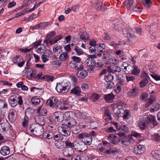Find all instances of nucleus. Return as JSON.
I'll list each match as a JSON object with an SVG mask.
<instances>
[{"label":"nucleus","instance_id":"obj_60","mask_svg":"<svg viewBox=\"0 0 160 160\" xmlns=\"http://www.w3.org/2000/svg\"><path fill=\"white\" fill-rule=\"evenodd\" d=\"M118 130L121 132L123 131L126 132L128 131V129L126 126L124 125H121L118 128Z\"/></svg>","mask_w":160,"mask_h":160},{"label":"nucleus","instance_id":"obj_4","mask_svg":"<svg viewBox=\"0 0 160 160\" xmlns=\"http://www.w3.org/2000/svg\"><path fill=\"white\" fill-rule=\"evenodd\" d=\"M30 132L36 136H40L43 132L42 127L38 125L32 124L28 128Z\"/></svg>","mask_w":160,"mask_h":160},{"label":"nucleus","instance_id":"obj_53","mask_svg":"<svg viewBox=\"0 0 160 160\" xmlns=\"http://www.w3.org/2000/svg\"><path fill=\"white\" fill-rule=\"evenodd\" d=\"M71 129L72 132L74 134H77L79 132L80 130L79 127L76 125L72 127Z\"/></svg>","mask_w":160,"mask_h":160},{"label":"nucleus","instance_id":"obj_42","mask_svg":"<svg viewBox=\"0 0 160 160\" xmlns=\"http://www.w3.org/2000/svg\"><path fill=\"white\" fill-rule=\"evenodd\" d=\"M81 39L83 40H86L89 39V36L86 32H83L80 36Z\"/></svg>","mask_w":160,"mask_h":160},{"label":"nucleus","instance_id":"obj_3","mask_svg":"<svg viewBox=\"0 0 160 160\" xmlns=\"http://www.w3.org/2000/svg\"><path fill=\"white\" fill-rule=\"evenodd\" d=\"M70 83L68 82L57 83L56 89L58 93H65L70 88Z\"/></svg>","mask_w":160,"mask_h":160},{"label":"nucleus","instance_id":"obj_46","mask_svg":"<svg viewBox=\"0 0 160 160\" xmlns=\"http://www.w3.org/2000/svg\"><path fill=\"white\" fill-rule=\"evenodd\" d=\"M155 100V97L152 96H151L147 103L146 104V107H149L151 104Z\"/></svg>","mask_w":160,"mask_h":160},{"label":"nucleus","instance_id":"obj_58","mask_svg":"<svg viewBox=\"0 0 160 160\" xmlns=\"http://www.w3.org/2000/svg\"><path fill=\"white\" fill-rule=\"evenodd\" d=\"M28 118L27 116H25L24 118V121L22 122V126L24 128L27 127L28 124Z\"/></svg>","mask_w":160,"mask_h":160},{"label":"nucleus","instance_id":"obj_51","mask_svg":"<svg viewBox=\"0 0 160 160\" xmlns=\"http://www.w3.org/2000/svg\"><path fill=\"white\" fill-rule=\"evenodd\" d=\"M133 69V66H132L130 65H128V66H127L125 68H124V71L126 73H131L132 69Z\"/></svg>","mask_w":160,"mask_h":160},{"label":"nucleus","instance_id":"obj_1","mask_svg":"<svg viewBox=\"0 0 160 160\" xmlns=\"http://www.w3.org/2000/svg\"><path fill=\"white\" fill-rule=\"evenodd\" d=\"M77 137L79 139H82V142L78 143V144L79 145H82V143L85 145H89L92 143V137L87 133L81 132L79 133L77 135Z\"/></svg>","mask_w":160,"mask_h":160},{"label":"nucleus","instance_id":"obj_48","mask_svg":"<svg viewBox=\"0 0 160 160\" xmlns=\"http://www.w3.org/2000/svg\"><path fill=\"white\" fill-rule=\"evenodd\" d=\"M56 147L58 149H62L64 147V143L62 142L56 141L55 143Z\"/></svg>","mask_w":160,"mask_h":160},{"label":"nucleus","instance_id":"obj_29","mask_svg":"<svg viewBox=\"0 0 160 160\" xmlns=\"http://www.w3.org/2000/svg\"><path fill=\"white\" fill-rule=\"evenodd\" d=\"M47 52L46 54H43L41 56V58L43 62H46L48 60V59L47 58V57H49L52 55V52L49 51L47 50Z\"/></svg>","mask_w":160,"mask_h":160},{"label":"nucleus","instance_id":"obj_15","mask_svg":"<svg viewBox=\"0 0 160 160\" xmlns=\"http://www.w3.org/2000/svg\"><path fill=\"white\" fill-rule=\"evenodd\" d=\"M77 70L78 71L76 74L77 76L79 78H84L88 75L87 72L83 69V68Z\"/></svg>","mask_w":160,"mask_h":160},{"label":"nucleus","instance_id":"obj_21","mask_svg":"<svg viewBox=\"0 0 160 160\" xmlns=\"http://www.w3.org/2000/svg\"><path fill=\"white\" fill-rule=\"evenodd\" d=\"M93 7L96 9L98 10H104V6L103 5L102 2V1H97L93 5Z\"/></svg>","mask_w":160,"mask_h":160},{"label":"nucleus","instance_id":"obj_20","mask_svg":"<svg viewBox=\"0 0 160 160\" xmlns=\"http://www.w3.org/2000/svg\"><path fill=\"white\" fill-rule=\"evenodd\" d=\"M68 103V100H63L61 103H58V104L57 105V108L62 110H66L68 108V107L67 105Z\"/></svg>","mask_w":160,"mask_h":160},{"label":"nucleus","instance_id":"obj_7","mask_svg":"<svg viewBox=\"0 0 160 160\" xmlns=\"http://www.w3.org/2000/svg\"><path fill=\"white\" fill-rule=\"evenodd\" d=\"M88 58L85 61V63L89 67V69L91 71L93 70L96 65V61L92 58L89 57L88 56Z\"/></svg>","mask_w":160,"mask_h":160},{"label":"nucleus","instance_id":"obj_61","mask_svg":"<svg viewBox=\"0 0 160 160\" xmlns=\"http://www.w3.org/2000/svg\"><path fill=\"white\" fill-rule=\"evenodd\" d=\"M81 87L83 90L84 91H86L89 88L88 85L85 83H82L81 85Z\"/></svg>","mask_w":160,"mask_h":160},{"label":"nucleus","instance_id":"obj_25","mask_svg":"<svg viewBox=\"0 0 160 160\" xmlns=\"http://www.w3.org/2000/svg\"><path fill=\"white\" fill-rule=\"evenodd\" d=\"M9 123L7 120L5 122H2L0 124V130L2 132L7 131L9 129Z\"/></svg>","mask_w":160,"mask_h":160},{"label":"nucleus","instance_id":"obj_31","mask_svg":"<svg viewBox=\"0 0 160 160\" xmlns=\"http://www.w3.org/2000/svg\"><path fill=\"white\" fill-rule=\"evenodd\" d=\"M71 93L77 96H79L81 93V88L78 86H76L71 90Z\"/></svg>","mask_w":160,"mask_h":160},{"label":"nucleus","instance_id":"obj_50","mask_svg":"<svg viewBox=\"0 0 160 160\" xmlns=\"http://www.w3.org/2000/svg\"><path fill=\"white\" fill-rule=\"evenodd\" d=\"M62 38V36L61 35L56 36L52 40V42L51 43V44H54L56 43L58 40H61Z\"/></svg>","mask_w":160,"mask_h":160},{"label":"nucleus","instance_id":"obj_26","mask_svg":"<svg viewBox=\"0 0 160 160\" xmlns=\"http://www.w3.org/2000/svg\"><path fill=\"white\" fill-rule=\"evenodd\" d=\"M0 152L2 155H7L9 154L10 149L8 147L5 146L1 148Z\"/></svg>","mask_w":160,"mask_h":160},{"label":"nucleus","instance_id":"obj_10","mask_svg":"<svg viewBox=\"0 0 160 160\" xmlns=\"http://www.w3.org/2000/svg\"><path fill=\"white\" fill-rule=\"evenodd\" d=\"M145 148L144 145H139L134 148L133 153L135 155L142 154L144 152Z\"/></svg>","mask_w":160,"mask_h":160},{"label":"nucleus","instance_id":"obj_9","mask_svg":"<svg viewBox=\"0 0 160 160\" xmlns=\"http://www.w3.org/2000/svg\"><path fill=\"white\" fill-rule=\"evenodd\" d=\"M123 33L124 36L127 38H132L135 37L134 32L131 28L124 29L123 30Z\"/></svg>","mask_w":160,"mask_h":160},{"label":"nucleus","instance_id":"obj_13","mask_svg":"<svg viewBox=\"0 0 160 160\" xmlns=\"http://www.w3.org/2000/svg\"><path fill=\"white\" fill-rule=\"evenodd\" d=\"M138 127L141 130H144L147 128L148 122L143 118H140L138 121Z\"/></svg>","mask_w":160,"mask_h":160},{"label":"nucleus","instance_id":"obj_33","mask_svg":"<svg viewBox=\"0 0 160 160\" xmlns=\"http://www.w3.org/2000/svg\"><path fill=\"white\" fill-rule=\"evenodd\" d=\"M53 50L55 54H58L62 52V47L60 46L55 45L53 47Z\"/></svg>","mask_w":160,"mask_h":160},{"label":"nucleus","instance_id":"obj_11","mask_svg":"<svg viewBox=\"0 0 160 160\" xmlns=\"http://www.w3.org/2000/svg\"><path fill=\"white\" fill-rule=\"evenodd\" d=\"M63 154L66 157H72L74 153V150L72 148H65L63 150Z\"/></svg>","mask_w":160,"mask_h":160},{"label":"nucleus","instance_id":"obj_55","mask_svg":"<svg viewBox=\"0 0 160 160\" xmlns=\"http://www.w3.org/2000/svg\"><path fill=\"white\" fill-rule=\"evenodd\" d=\"M117 107L118 109V110L120 111H124V110L123 109V102H117L116 104Z\"/></svg>","mask_w":160,"mask_h":160},{"label":"nucleus","instance_id":"obj_63","mask_svg":"<svg viewBox=\"0 0 160 160\" xmlns=\"http://www.w3.org/2000/svg\"><path fill=\"white\" fill-rule=\"evenodd\" d=\"M65 144L66 146L68 147V148H72L74 147V144L73 143L68 141L65 142Z\"/></svg>","mask_w":160,"mask_h":160},{"label":"nucleus","instance_id":"obj_16","mask_svg":"<svg viewBox=\"0 0 160 160\" xmlns=\"http://www.w3.org/2000/svg\"><path fill=\"white\" fill-rule=\"evenodd\" d=\"M108 139L110 142L114 144H118L120 140L117 136L113 135H110L108 137Z\"/></svg>","mask_w":160,"mask_h":160},{"label":"nucleus","instance_id":"obj_18","mask_svg":"<svg viewBox=\"0 0 160 160\" xmlns=\"http://www.w3.org/2000/svg\"><path fill=\"white\" fill-rule=\"evenodd\" d=\"M138 92V88L136 87H135L132 89H131L128 92V95L132 98L136 97L137 95Z\"/></svg>","mask_w":160,"mask_h":160},{"label":"nucleus","instance_id":"obj_45","mask_svg":"<svg viewBox=\"0 0 160 160\" xmlns=\"http://www.w3.org/2000/svg\"><path fill=\"white\" fill-rule=\"evenodd\" d=\"M114 77L111 74H106L105 76V80L107 82L112 81Z\"/></svg>","mask_w":160,"mask_h":160},{"label":"nucleus","instance_id":"obj_52","mask_svg":"<svg viewBox=\"0 0 160 160\" xmlns=\"http://www.w3.org/2000/svg\"><path fill=\"white\" fill-rule=\"evenodd\" d=\"M151 137L152 139L157 142H160V135L158 134H154L151 135Z\"/></svg>","mask_w":160,"mask_h":160},{"label":"nucleus","instance_id":"obj_64","mask_svg":"<svg viewBox=\"0 0 160 160\" xmlns=\"http://www.w3.org/2000/svg\"><path fill=\"white\" fill-rule=\"evenodd\" d=\"M103 64L102 61L100 60H98L97 61V62H96V65L97 67L101 68L103 67Z\"/></svg>","mask_w":160,"mask_h":160},{"label":"nucleus","instance_id":"obj_49","mask_svg":"<svg viewBox=\"0 0 160 160\" xmlns=\"http://www.w3.org/2000/svg\"><path fill=\"white\" fill-rule=\"evenodd\" d=\"M54 78L53 76L50 75H45L42 77V79L45 80L47 82H52Z\"/></svg>","mask_w":160,"mask_h":160},{"label":"nucleus","instance_id":"obj_23","mask_svg":"<svg viewBox=\"0 0 160 160\" xmlns=\"http://www.w3.org/2000/svg\"><path fill=\"white\" fill-rule=\"evenodd\" d=\"M36 122L40 125H42L44 124V118L42 116L36 115H35L34 118Z\"/></svg>","mask_w":160,"mask_h":160},{"label":"nucleus","instance_id":"obj_56","mask_svg":"<svg viewBox=\"0 0 160 160\" xmlns=\"http://www.w3.org/2000/svg\"><path fill=\"white\" fill-rule=\"evenodd\" d=\"M99 97L100 96L99 94L93 93L92 95L91 99L93 102H95L99 98Z\"/></svg>","mask_w":160,"mask_h":160},{"label":"nucleus","instance_id":"obj_44","mask_svg":"<svg viewBox=\"0 0 160 160\" xmlns=\"http://www.w3.org/2000/svg\"><path fill=\"white\" fill-rule=\"evenodd\" d=\"M148 79H143L139 82L140 87L141 88H144L148 84Z\"/></svg>","mask_w":160,"mask_h":160},{"label":"nucleus","instance_id":"obj_30","mask_svg":"<svg viewBox=\"0 0 160 160\" xmlns=\"http://www.w3.org/2000/svg\"><path fill=\"white\" fill-rule=\"evenodd\" d=\"M31 101L32 104L35 106L38 105L41 102L40 99L37 96L32 97L31 99Z\"/></svg>","mask_w":160,"mask_h":160},{"label":"nucleus","instance_id":"obj_34","mask_svg":"<svg viewBox=\"0 0 160 160\" xmlns=\"http://www.w3.org/2000/svg\"><path fill=\"white\" fill-rule=\"evenodd\" d=\"M151 154L156 159L160 160V150L152 151L151 152Z\"/></svg>","mask_w":160,"mask_h":160},{"label":"nucleus","instance_id":"obj_59","mask_svg":"<svg viewBox=\"0 0 160 160\" xmlns=\"http://www.w3.org/2000/svg\"><path fill=\"white\" fill-rule=\"evenodd\" d=\"M33 111V109L31 108H27L25 111V116H27V115L30 116Z\"/></svg>","mask_w":160,"mask_h":160},{"label":"nucleus","instance_id":"obj_19","mask_svg":"<svg viewBox=\"0 0 160 160\" xmlns=\"http://www.w3.org/2000/svg\"><path fill=\"white\" fill-rule=\"evenodd\" d=\"M54 121L62 122L64 120V115L60 112H56L54 113Z\"/></svg>","mask_w":160,"mask_h":160},{"label":"nucleus","instance_id":"obj_40","mask_svg":"<svg viewBox=\"0 0 160 160\" xmlns=\"http://www.w3.org/2000/svg\"><path fill=\"white\" fill-rule=\"evenodd\" d=\"M142 2L143 5L147 8L151 7L152 4L151 0H142Z\"/></svg>","mask_w":160,"mask_h":160},{"label":"nucleus","instance_id":"obj_24","mask_svg":"<svg viewBox=\"0 0 160 160\" xmlns=\"http://www.w3.org/2000/svg\"><path fill=\"white\" fill-rule=\"evenodd\" d=\"M37 112L42 116H45L47 114V110L42 106H40L38 108Z\"/></svg>","mask_w":160,"mask_h":160},{"label":"nucleus","instance_id":"obj_5","mask_svg":"<svg viewBox=\"0 0 160 160\" xmlns=\"http://www.w3.org/2000/svg\"><path fill=\"white\" fill-rule=\"evenodd\" d=\"M58 129L59 132L62 135L68 137L70 135V130L68 129V127L65 125H62L59 126L58 128Z\"/></svg>","mask_w":160,"mask_h":160},{"label":"nucleus","instance_id":"obj_43","mask_svg":"<svg viewBox=\"0 0 160 160\" xmlns=\"http://www.w3.org/2000/svg\"><path fill=\"white\" fill-rule=\"evenodd\" d=\"M67 58L68 53L66 52H64L61 54L59 57V59L62 61L66 60Z\"/></svg>","mask_w":160,"mask_h":160},{"label":"nucleus","instance_id":"obj_17","mask_svg":"<svg viewBox=\"0 0 160 160\" xmlns=\"http://www.w3.org/2000/svg\"><path fill=\"white\" fill-rule=\"evenodd\" d=\"M17 115V113L15 110L13 109L11 110L8 114L9 121L11 122L14 121L16 119Z\"/></svg>","mask_w":160,"mask_h":160},{"label":"nucleus","instance_id":"obj_27","mask_svg":"<svg viewBox=\"0 0 160 160\" xmlns=\"http://www.w3.org/2000/svg\"><path fill=\"white\" fill-rule=\"evenodd\" d=\"M115 96L112 93L106 94L104 96L105 99L108 103L112 102L114 99Z\"/></svg>","mask_w":160,"mask_h":160},{"label":"nucleus","instance_id":"obj_39","mask_svg":"<svg viewBox=\"0 0 160 160\" xmlns=\"http://www.w3.org/2000/svg\"><path fill=\"white\" fill-rule=\"evenodd\" d=\"M140 72V69L138 68V66H133V69H132L131 73L132 74L137 75H138Z\"/></svg>","mask_w":160,"mask_h":160},{"label":"nucleus","instance_id":"obj_37","mask_svg":"<svg viewBox=\"0 0 160 160\" xmlns=\"http://www.w3.org/2000/svg\"><path fill=\"white\" fill-rule=\"evenodd\" d=\"M160 106L159 103H154L152 106L150 110L152 112H153L155 111L158 110L160 108Z\"/></svg>","mask_w":160,"mask_h":160},{"label":"nucleus","instance_id":"obj_54","mask_svg":"<svg viewBox=\"0 0 160 160\" xmlns=\"http://www.w3.org/2000/svg\"><path fill=\"white\" fill-rule=\"evenodd\" d=\"M74 49L77 54L78 55L83 54L84 53V52L83 50L78 47H76Z\"/></svg>","mask_w":160,"mask_h":160},{"label":"nucleus","instance_id":"obj_36","mask_svg":"<svg viewBox=\"0 0 160 160\" xmlns=\"http://www.w3.org/2000/svg\"><path fill=\"white\" fill-rule=\"evenodd\" d=\"M131 116V114L129 110H126L123 112L122 116L124 120H127L129 119Z\"/></svg>","mask_w":160,"mask_h":160},{"label":"nucleus","instance_id":"obj_8","mask_svg":"<svg viewBox=\"0 0 160 160\" xmlns=\"http://www.w3.org/2000/svg\"><path fill=\"white\" fill-rule=\"evenodd\" d=\"M58 101L56 97H51L47 100V104L50 107H54L57 106V104H58ZM56 107H57V106Z\"/></svg>","mask_w":160,"mask_h":160},{"label":"nucleus","instance_id":"obj_32","mask_svg":"<svg viewBox=\"0 0 160 160\" xmlns=\"http://www.w3.org/2000/svg\"><path fill=\"white\" fill-rule=\"evenodd\" d=\"M147 119L150 122L152 123L154 126H156L158 124L155 116H148L147 118Z\"/></svg>","mask_w":160,"mask_h":160},{"label":"nucleus","instance_id":"obj_41","mask_svg":"<svg viewBox=\"0 0 160 160\" xmlns=\"http://www.w3.org/2000/svg\"><path fill=\"white\" fill-rule=\"evenodd\" d=\"M123 111L118 110L116 112H114L113 114V116L117 120L119 119L120 117H122Z\"/></svg>","mask_w":160,"mask_h":160},{"label":"nucleus","instance_id":"obj_6","mask_svg":"<svg viewBox=\"0 0 160 160\" xmlns=\"http://www.w3.org/2000/svg\"><path fill=\"white\" fill-rule=\"evenodd\" d=\"M122 143L123 147L129 145L131 143H133L134 140L131 136H126L121 140Z\"/></svg>","mask_w":160,"mask_h":160},{"label":"nucleus","instance_id":"obj_12","mask_svg":"<svg viewBox=\"0 0 160 160\" xmlns=\"http://www.w3.org/2000/svg\"><path fill=\"white\" fill-rule=\"evenodd\" d=\"M76 123L75 119L69 117L68 119L66 120L65 124L68 127L71 128L72 127L76 125Z\"/></svg>","mask_w":160,"mask_h":160},{"label":"nucleus","instance_id":"obj_22","mask_svg":"<svg viewBox=\"0 0 160 160\" xmlns=\"http://www.w3.org/2000/svg\"><path fill=\"white\" fill-rule=\"evenodd\" d=\"M121 71V68L118 66H114L112 67H108V71L110 73H114L116 72H120Z\"/></svg>","mask_w":160,"mask_h":160},{"label":"nucleus","instance_id":"obj_14","mask_svg":"<svg viewBox=\"0 0 160 160\" xmlns=\"http://www.w3.org/2000/svg\"><path fill=\"white\" fill-rule=\"evenodd\" d=\"M10 105L12 107H15L17 105V98L15 95L10 96L8 98Z\"/></svg>","mask_w":160,"mask_h":160},{"label":"nucleus","instance_id":"obj_47","mask_svg":"<svg viewBox=\"0 0 160 160\" xmlns=\"http://www.w3.org/2000/svg\"><path fill=\"white\" fill-rule=\"evenodd\" d=\"M46 49V47L45 45H42V47L40 48H36L35 50L38 53H41L43 52Z\"/></svg>","mask_w":160,"mask_h":160},{"label":"nucleus","instance_id":"obj_57","mask_svg":"<svg viewBox=\"0 0 160 160\" xmlns=\"http://www.w3.org/2000/svg\"><path fill=\"white\" fill-rule=\"evenodd\" d=\"M98 46L97 47V49L101 52H103V50L105 49V46L103 44L99 43L98 45Z\"/></svg>","mask_w":160,"mask_h":160},{"label":"nucleus","instance_id":"obj_2","mask_svg":"<svg viewBox=\"0 0 160 160\" xmlns=\"http://www.w3.org/2000/svg\"><path fill=\"white\" fill-rule=\"evenodd\" d=\"M71 58L72 60L69 63V65L71 68H75L78 70L83 68L81 58L76 56L72 57Z\"/></svg>","mask_w":160,"mask_h":160},{"label":"nucleus","instance_id":"obj_62","mask_svg":"<svg viewBox=\"0 0 160 160\" xmlns=\"http://www.w3.org/2000/svg\"><path fill=\"white\" fill-rule=\"evenodd\" d=\"M98 126V123L96 121H93L90 123V126L93 128H97Z\"/></svg>","mask_w":160,"mask_h":160},{"label":"nucleus","instance_id":"obj_38","mask_svg":"<svg viewBox=\"0 0 160 160\" xmlns=\"http://www.w3.org/2000/svg\"><path fill=\"white\" fill-rule=\"evenodd\" d=\"M118 151V149L114 147L112 148H111L108 150H106L105 153L107 155H108L110 153L116 154L117 153Z\"/></svg>","mask_w":160,"mask_h":160},{"label":"nucleus","instance_id":"obj_28","mask_svg":"<svg viewBox=\"0 0 160 160\" xmlns=\"http://www.w3.org/2000/svg\"><path fill=\"white\" fill-rule=\"evenodd\" d=\"M104 118L106 121H108L109 120H111L112 119V118L111 115V113L110 110L107 109L104 113Z\"/></svg>","mask_w":160,"mask_h":160},{"label":"nucleus","instance_id":"obj_35","mask_svg":"<svg viewBox=\"0 0 160 160\" xmlns=\"http://www.w3.org/2000/svg\"><path fill=\"white\" fill-rule=\"evenodd\" d=\"M23 60V57L20 55H16L12 59V61L14 63H18L21 60Z\"/></svg>","mask_w":160,"mask_h":160}]
</instances>
